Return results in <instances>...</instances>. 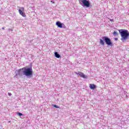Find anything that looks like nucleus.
Returning <instances> with one entry per match:
<instances>
[{
    "mask_svg": "<svg viewBox=\"0 0 129 129\" xmlns=\"http://www.w3.org/2000/svg\"><path fill=\"white\" fill-rule=\"evenodd\" d=\"M79 76H80V77H82V78H85V79L87 78V75L84 74V73L82 72H79Z\"/></svg>",
    "mask_w": 129,
    "mask_h": 129,
    "instance_id": "0eeeda50",
    "label": "nucleus"
},
{
    "mask_svg": "<svg viewBox=\"0 0 129 129\" xmlns=\"http://www.w3.org/2000/svg\"><path fill=\"white\" fill-rule=\"evenodd\" d=\"M75 74H77V75H79V72L78 73L75 72Z\"/></svg>",
    "mask_w": 129,
    "mask_h": 129,
    "instance_id": "ddd939ff",
    "label": "nucleus"
},
{
    "mask_svg": "<svg viewBox=\"0 0 129 129\" xmlns=\"http://www.w3.org/2000/svg\"><path fill=\"white\" fill-rule=\"evenodd\" d=\"M2 30H5V27H3Z\"/></svg>",
    "mask_w": 129,
    "mask_h": 129,
    "instance_id": "2eb2a0df",
    "label": "nucleus"
},
{
    "mask_svg": "<svg viewBox=\"0 0 129 129\" xmlns=\"http://www.w3.org/2000/svg\"><path fill=\"white\" fill-rule=\"evenodd\" d=\"M103 40H105V42L108 46H112V42H111V40L110 38L106 36H103L102 39H100V44L102 46H104V41Z\"/></svg>",
    "mask_w": 129,
    "mask_h": 129,
    "instance_id": "7ed1b4c3",
    "label": "nucleus"
},
{
    "mask_svg": "<svg viewBox=\"0 0 129 129\" xmlns=\"http://www.w3.org/2000/svg\"><path fill=\"white\" fill-rule=\"evenodd\" d=\"M54 55L56 58H60V54H59L57 52L54 53Z\"/></svg>",
    "mask_w": 129,
    "mask_h": 129,
    "instance_id": "1a4fd4ad",
    "label": "nucleus"
},
{
    "mask_svg": "<svg viewBox=\"0 0 129 129\" xmlns=\"http://www.w3.org/2000/svg\"><path fill=\"white\" fill-rule=\"evenodd\" d=\"M110 21H112V20H111H111H110Z\"/></svg>",
    "mask_w": 129,
    "mask_h": 129,
    "instance_id": "dca6fc26",
    "label": "nucleus"
},
{
    "mask_svg": "<svg viewBox=\"0 0 129 129\" xmlns=\"http://www.w3.org/2000/svg\"><path fill=\"white\" fill-rule=\"evenodd\" d=\"M18 115H19V116H21V115H23V114L20 112L17 113Z\"/></svg>",
    "mask_w": 129,
    "mask_h": 129,
    "instance_id": "f8f14e48",
    "label": "nucleus"
},
{
    "mask_svg": "<svg viewBox=\"0 0 129 129\" xmlns=\"http://www.w3.org/2000/svg\"><path fill=\"white\" fill-rule=\"evenodd\" d=\"M17 74L16 76L22 77L23 75L25 76H32L33 75V70L32 68L24 67L17 71Z\"/></svg>",
    "mask_w": 129,
    "mask_h": 129,
    "instance_id": "f257e3e1",
    "label": "nucleus"
},
{
    "mask_svg": "<svg viewBox=\"0 0 129 129\" xmlns=\"http://www.w3.org/2000/svg\"><path fill=\"white\" fill-rule=\"evenodd\" d=\"M113 34L114 36H117V32L116 31H114Z\"/></svg>",
    "mask_w": 129,
    "mask_h": 129,
    "instance_id": "9b49d317",
    "label": "nucleus"
},
{
    "mask_svg": "<svg viewBox=\"0 0 129 129\" xmlns=\"http://www.w3.org/2000/svg\"><path fill=\"white\" fill-rule=\"evenodd\" d=\"M121 37V41H126L127 39H129V32L128 31L125 29H121L119 30Z\"/></svg>",
    "mask_w": 129,
    "mask_h": 129,
    "instance_id": "f03ea898",
    "label": "nucleus"
},
{
    "mask_svg": "<svg viewBox=\"0 0 129 129\" xmlns=\"http://www.w3.org/2000/svg\"><path fill=\"white\" fill-rule=\"evenodd\" d=\"M89 87L90 89H95V88H96V86L93 84H90Z\"/></svg>",
    "mask_w": 129,
    "mask_h": 129,
    "instance_id": "6e6552de",
    "label": "nucleus"
},
{
    "mask_svg": "<svg viewBox=\"0 0 129 129\" xmlns=\"http://www.w3.org/2000/svg\"><path fill=\"white\" fill-rule=\"evenodd\" d=\"M53 107H55V108H60V107H59V106H57L56 105H54Z\"/></svg>",
    "mask_w": 129,
    "mask_h": 129,
    "instance_id": "9d476101",
    "label": "nucleus"
},
{
    "mask_svg": "<svg viewBox=\"0 0 129 129\" xmlns=\"http://www.w3.org/2000/svg\"><path fill=\"white\" fill-rule=\"evenodd\" d=\"M18 12L23 18H26V14L25 13V8L21 7L20 9H19Z\"/></svg>",
    "mask_w": 129,
    "mask_h": 129,
    "instance_id": "39448f33",
    "label": "nucleus"
},
{
    "mask_svg": "<svg viewBox=\"0 0 129 129\" xmlns=\"http://www.w3.org/2000/svg\"><path fill=\"white\" fill-rule=\"evenodd\" d=\"M82 3L83 5H84V7L86 8H89L90 7V2L89 0H80L79 2Z\"/></svg>",
    "mask_w": 129,
    "mask_h": 129,
    "instance_id": "20e7f679",
    "label": "nucleus"
},
{
    "mask_svg": "<svg viewBox=\"0 0 129 129\" xmlns=\"http://www.w3.org/2000/svg\"><path fill=\"white\" fill-rule=\"evenodd\" d=\"M8 95H9V96H11L12 93H8Z\"/></svg>",
    "mask_w": 129,
    "mask_h": 129,
    "instance_id": "4468645a",
    "label": "nucleus"
},
{
    "mask_svg": "<svg viewBox=\"0 0 129 129\" xmlns=\"http://www.w3.org/2000/svg\"><path fill=\"white\" fill-rule=\"evenodd\" d=\"M56 25L57 26L58 28H66L65 25L63 24L62 23H61V22H60L59 21H57L56 22Z\"/></svg>",
    "mask_w": 129,
    "mask_h": 129,
    "instance_id": "423d86ee",
    "label": "nucleus"
}]
</instances>
